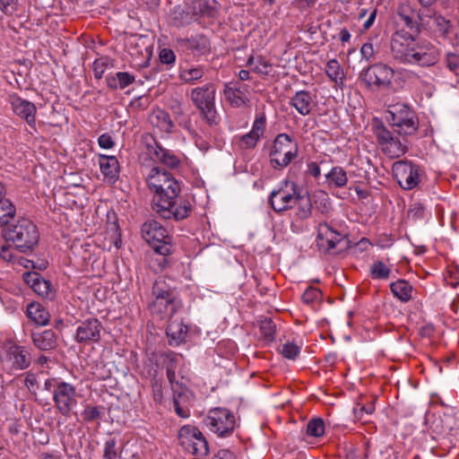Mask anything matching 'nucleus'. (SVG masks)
Instances as JSON below:
<instances>
[{
	"label": "nucleus",
	"instance_id": "33",
	"mask_svg": "<svg viewBox=\"0 0 459 459\" xmlns=\"http://www.w3.org/2000/svg\"><path fill=\"white\" fill-rule=\"evenodd\" d=\"M392 293L403 302H407L412 298V286L405 280H398L390 284Z\"/></svg>",
	"mask_w": 459,
	"mask_h": 459
},
{
	"label": "nucleus",
	"instance_id": "10",
	"mask_svg": "<svg viewBox=\"0 0 459 459\" xmlns=\"http://www.w3.org/2000/svg\"><path fill=\"white\" fill-rule=\"evenodd\" d=\"M179 445L188 453L204 456L209 453V446L206 438L201 430L192 425H185L178 431Z\"/></svg>",
	"mask_w": 459,
	"mask_h": 459
},
{
	"label": "nucleus",
	"instance_id": "48",
	"mask_svg": "<svg viewBox=\"0 0 459 459\" xmlns=\"http://www.w3.org/2000/svg\"><path fill=\"white\" fill-rule=\"evenodd\" d=\"M120 453L117 448V441L115 438L107 440L103 447V458L104 459H117Z\"/></svg>",
	"mask_w": 459,
	"mask_h": 459
},
{
	"label": "nucleus",
	"instance_id": "2",
	"mask_svg": "<svg viewBox=\"0 0 459 459\" xmlns=\"http://www.w3.org/2000/svg\"><path fill=\"white\" fill-rule=\"evenodd\" d=\"M413 33L402 29L393 34L391 53L394 59L407 65H434L439 58L437 49L430 43L417 42Z\"/></svg>",
	"mask_w": 459,
	"mask_h": 459
},
{
	"label": "nucleus",
	"instance_id": "27",
	"mask_svg": "<svg viewBox=\"0 0 459 459\" xmlns=\"http://www.w3.org/2000/svg\"><path fill=\"white\" fill-rule=\"evenodd\" d=\"M25 281L30 283L32 290L39 296L47 299L54 297V290L49 281L42 278L39 273H28Z\"/></svg>",
	"mask_w": 459,
	"mask_h": 459
},
{
	"label": "nucleus",
	"instance_id": "45",
	"mask_svg": "<svg viewBox=\"0 0 459 459\" xmlns=\"http://www.w3.org/2000/svg\"><path fill=\"white\" fill-rule=\"evenodd\" d=\"M276 326L270 318H265L260 322V333L267 341L274 339Z\"/></svg>",
	"mask_w": 459,
	"mask_h": 459
},
{
	"label": "nucleus",
	"instance_id": "32",
	"mask_svg": "<svg viewBox=\"0 0 459 459\" xmlns=\"http://www.w3.org/2000/svg\"><path fill=\"white\" fill-rule=\"evenodd\" d=\"M179 358L178 354H171L169 357V363L167 365V377L170 384L173 394L188 391V389L176 380V367Z\"/></svg>",
	"mask_w": 459,
	"mask_h": 459
},
{
	"label": "nucleus",
	"instance_id": "56",
	"mask_svg": "<svg viewBox=\"0 0 459 459\" xmlns=\"http://www.w3.org/2000/svg\"><path fill=\"white\" fill-rule=\"evenodd\" d=\"M152 391L154 402L160 404L163 401V391L162 384L159 379L152 380Z\"/></svg>",
	"mask_w": 459,
	"mask_h": 459
},
{
	"label": "nucleus",
	"instance_id": "7",
	"mask_svg": "<svg viewBox=\"0 0 459 459\" xmlns=\"http://www.w3.org/2000/svg\"><path fill=\"white\" fill-rule=\"evenodd\" d=\"M386 118L399 135H411L418 130L417 116L406 104L396 103L390 106Z\"/></svg>",
	"mask_w": 459,
	"mask_h": 459
},
{
	"label": "nucleus",
	"instance_id": "5",
	"mask_svg": "<svg viewBox=\"0 0 459 459\" xmlns=\"http://www.w3.org/2000/svg\"><path fill=\"white\" fill-rule=\"evenodd\" d=\"M299 154L298 142L288 134H279L270 150V164L274 169H283Z\"/></svg>",
	"mask_w": 459,
	"mask_h": 459
},
{
	"label": "nucleus",
	"instance_id": "26",
	"mask_svg": "<svg viewBox=\"0 0 459 459\" xmlns=\"http://www.w3.org/2000/svg\"><path fill=\"white\" fill-rule=\"evenodd\" d=\"M290 105L301 116H307L316 105L315 97L308 91H299L290 98Z\"/></svg>",
	"mask_w": 459,
	"mask_h": 459
},
{
	"label": "nucleus",
	"instance_id": "38",
	"mask_svg": "<svg viewBox=\"0 0 459 459\" xmlns=\"http://www.w3.org/2000/svg\"><path fill=\"white\" fill-rule=\"evenodd\" d=\"M247 65L252 66L253 71L263 75H269L272 73L273 65L263 56H258L256 59L250 56L247 59Z\"/></svg>",
	"mask_w": 459,
	"mask_h": 459
},
{
	"label": "nucleus",
	"instance_id": "55",
	"mask_svg": "<svg viewBox=\"0 0 459 459\" xmlns=\"http://www.w3.org/2000/svg\"><path fill=\"white\" fill-rule=\"evenodd\" d=\"M154 117L158 120L160 123L159 126L163 130H169L170 127H172L170 117L167 112L163 110H158L156 113H154Z\"/></svg>",
	"mask_w": 459,
	"mask_h": 459
},
{
	"label": "nucleus",
	"instance_id": "3",
	"mask_svg": "<svg viewBox=\"0 0 459 459\" xmlns=\"http://www.w3.org/2000/svg\"><path fill=\"white\" fill-rule=\"evenodd\" d=\"M152 300L149 308L153 315L163 319L174 316L182 307V303L178 298L174 289L164 281H156L152 290Z\"/></svg>",
	"mask_w": 459,
	"mask_h": 459
},
{
	"label": "nucleus",
	"instance_id": "8",
	"mask_svg": "<svg viewBox=\"0 0 459 459\" xmlns=\"http://www.w3.org/2000/svg\"><path fill=\"white\" fill-rule=\"evenodd\" d=\"M142 235L155 254L170 255L174 251L172 236L156 221H146L142 226Z\"/></svg>",
	"mask_w": 459,
	"mask_h": 459
},
{
	"label": "nucleus",
	"instance_id": "44",
	"mask_svg": "<svg viewBox=\"0 0 459 459\" xmlns=\"http://www.w3.org/2000/svg\"><path fill=\"white\" fill-rule=\"evenodd\" d=\"M104 415V408L102 406H86L82 416L84 421L91 422L100 419Z\"/></svg>",
	"mask_w": 459,
	"mask_h": 459
},
{
	"label": "nucleus",
	"instance_id": "49",
	"mask_svg": "<svg viewBox=\"0 0 459 459\" xmlns=\"http://www.w3.org/2000/svg\"><path fill=\"white\" fill-rule=\"evenodd\" d=\"M316 209L324 215H327L332 211V205L330 198L324 192L320 194V196L315 201Z\"/></svg>",
	"mask_w": 459,
	"mask_h": 459
},
{
	"label": "nucleus",
	"instance_id": "58",
	"mask_svg": "<svg viewBox=\"0 0 459 459\" xmlns=\"http://www.w3.org/2000/svg\"><path fill=\"white\" fill-rule=\"evenodd\" d=\"M360 54L362 58L367 61H371L375 59V48L371 42L364 43L360 48Z\"/></svg>",
	"mask_w": 459,
	"mask_h": 459
},
{
	"label": "nucleus",
	"instance_id": "16",
	"mask_svg": "<svg viewBox=\"0 0 459 459\" xmlns=\"http://www.w3.org/2000/svg\"><path fill=\"white\" fill-rule=\"evenodd\" d=\"M53 401L57 411L68 417L77 404L75 387L66 382L56 383L53 390Z\"/></svg>",
	"mask_w": 459,
	"mask_h": 459
},
{
	"label": "nucleus",
	"instance_id": "12",
	"mask_svg": "<svg viewBox=\"0 0 459 459\" xmlns=\"http://www.w3.org/2000/svg\"><path fill=\"white\" fill-rule=\"evenodd\" d=\"M317 246L324 252L335 255L346 248L347 241L344 234L322 222L317 227Z\"/></svg>",
	"mask_w": 459,
	"mask_h": 459
},
{
	"label": "nucleus",
	"instance_id": "15",
	"mask_svg": "<svg viewBox=\"0 0 459 459\" xmlns=\"http://www.w3.org/2000/svg\"><path fill=\"white\" fill-rule=\"evenodd\" d=\"M146 150V155L154 162H160L170 169H176L180 165V158L174 152L163 148L152 135L143 138Z\"/></svg>",
	"mask_w": 459,
	"mask_h": 459
},
{
	"label": "nucleus",
	"instance_id": "19",
	"mask_svg": "<svg viewBox=\"0 0 459 459\" xmlns=\"http://www.w3.org/2000/svg\"><path fill=\"white\" fill-rule=\"evenodd\" d=\"M421 15L422 18L420 27L440 36H446L448 33L451 27L450 21L428 7L422 9Z\"/></svg>",
	"mask_w": 459,
	"mask_h": 459
},
{
	"label": "nucleus",
	"instance_id": "63",
	"mask_svg": "<svg viewBox=\"0 0 459 459\" xmlns=\"http://www.w3.org/2000/svg\"><path fill=\"white\" fill-rule=\"evenodd\" d=\"M307 172L309 175H311L315 178H319V176L321 174V169H320L319 165L316 162L312 161V162L308 163V165H307Z\"/></svg>",
	"mask_w": 459,
	"mask_h": 459
},
{
	"label": "nucleus",
	"instance_id": "40",
	"mask_svg": "<svg viewBox=\"0 0 459 459\" xmlns=\"http://www.w3.org/2000/svg\"><path fill=\"white\" fill-rule=\"evenodd\" d=\"M226 100L235 107H240L246 102V96L242 91L237 88L226 86L224 89Z\"/></svg>",
	"mask_w": 459,
	"mask_h": 459
},
{
	"label": "nucleus",
	"instance_id": "52",
	"mask_svg": "<svg viewBox=\"0 0 459 459\" xmlns=\"http://www.w3.org/2000/svg\"><path fill=\"white\" fill-rule=\"evenodd\" d=\"M280 351L284 358L289 359H295L299 354L300 349L297 344L288 342L282 344Z\"/></svg>",
	"mask_w": 459,
	"mask_h": 459
},
{
	"label": "nucleus",
	"instance_id": "53",
	"mask_svg": "<svg viewBox=\"0 0 459 459\" xmlns=\"http://www.w3.org/2000/svg\"><path fill=\"white\" fill-rule=\"evenodd\" d=\"M0 256L7 262L14 261L13 248L6 239L0 240Z\"/></svg>",
	"mask_w": 459,
	"mask_h": 459
},
{
	"label": "nucleus",
	"instance_id": "20",
	"mask_svg": "<svg viewBox=\"0 0 459 459\" xmlns=\"http://www.w3.org/2000/svg\"><path fill=\"white\" fill-rule=\"evenodd\" d=\"M8 102L16 116L24 119L30 126H35L37 108L32 102L22 99L16 93L9 95Z\"/></svg>",
	"mask_w": 459,
	"mask_h": 459
},
{
	"label": "nucleus",
	"instance_id": "4",
	"mask_svg": "<svg viewBox=\"0 0 459 459\" xmlns=\"http://www.w3.org/2000/svg\"><path fill=\"white\" fill-rule=\"evenodd\" d=\"M4 238L14 246L16 250L27 253L32 251L38 244L39 233L37 226L30 220L21 218L7 228Z\"/></svg>",
	"mask_w": 459,
	"mask_h": 459
},
{
	"label": "nucleus",
	"instance_id": "6",
	"mask_svg": "<svg viewBox=\"0 0 459 459\" xmlns=\"http://www.w3.org/2000/svg\"><path fill=\"white\" fill-rule=\"evenodd\" d=\"M215 86L207 83L196 87L191 91V100L200 111L202 118L210 126H217L220 123V116L215 108Z\"/></svg>",
	"mask_w": 459,
	"mask_h": 459
},
{
	"label": "nucleus",
	"instance_id": "30",
	"mask_svg": "<svg viewBox=\"0 0 459 459\" xmlns=\"http://www.w3.org/2000/svg\"><path fill=\"white\" fill-rule=\"evenodd\" d=\"M26 316L37 325H47L50 320L49 312L38 302H31L27 306Z\"/></svg>",
	"mask_w": 459,
	"mask_h": 459
},
{
	"label": "nucleus",
	"instance_id": "41",
	"mask_svg": "<svg viewBox=\"0 0 459 459\" xmlns=\"http://www.w3.org/2000/svg\"><path fill=\"white\" fill-rule=\"evenodd\" d=\"M370 276L375 280H386L391 274V269L382 261H376L370 266Z\"/></svg>",
	"mask_w": 459,
	"mask_h": 459
},
{
	"label": "nucleus",
	"instance_id": "42",
	"mask_svg": "<svg viewBox=\"0 0 459 459\" xmlns=\"http://www.w3.org/2000/svg\"><path fill=\"white\" fill-rule=\"evenodd\" d=\"M204 74V69L200 66L182 69L180 72V79L187 83H193L201 79Z\"/></svg>",
	"mask_w": 459,
	"mask_h": 459
},
{
	"label": "nucleus",
	"instance_id": "35",
	"mask_svg": "<svg viewBox=\"0 0 459 459\" xmlns=\"http://www.w3.org/2000/svg\"><path fill=\"white\" fill-rule=\"evenodd\" d=\"M295 206H297L295 214L299 220H306L310 217L312 213V203L307 194L301 195L299 193Z\"/></svg>",
	"mask_w": 459,
	"mask_h": 459
},
{
	"label": "nucleus",
	"instance_id": "50",
	"mask_svg": "<svg viewBox=\"0 0 459 459\" xmlns=\"http://www.w3.org/2000/svg\"><path fill=\"white\" fill-rule=\"evenodd\" d=\"M109 59L106 56H101L97 58L93 63V74L94 77L98 80L103 77L108 66Z\"/></svg>",
	"mask_w": 459,
	"mask_h": 459
},
{
	"label": "nucleus",
	"instance_id": "18",
	"mask_svg": "<svg viewBox=\"0 0 459 459\" xmlns=\"http://www.w3.org/2000/svg\"><path fill=\"white\" fill-rule=\"evenodd\" d=\"M103 331L102 323L98 318H88L78 325L74 340L76 342L85 345L97 343L100 341Z\"/></svg>",
	"mask_w": 459,
	"mask_h": 459
},
{
	"label": "nucleus",
	"instance_id": "46",
	"mask_svg": "<svg viewBox=\"0 0 459 459\" xmlns=\"http://www.w3.org/2000/svg\"><path fill=\"white\" fill-rule=\"evenodd\" d=\"M376 9L377 11V4L374 3L373 0H359L358 8H357V18L359 21H362L368 14H369V11Z\"/></svg>",
	"mask_w": 459,
	"mask_h": 459
},
{
	"label": "nucleus",
	"instance_id": "37",
	"mask_svg": "<svg viewBox=\"0 0 459 459\" xmlns=\"http://www.w3.org/2000/svg\"><path fill=\"white\" fill-rule=\"evenodd\" d=\"M15 213L16 208L9 199L0 200V227L7 225Z\"/></svg>",
	"mask_w": 459,
	"mask_h": 459
},
{
	"label": "nucleus",
	"instance_id": "62",
	"mask_svg": "<svg viewBox=\"0 0 459 459\" xmlns=\"http://www.w3.org/2000/svg\"><path fill=\"white\" fill-rule=\"evenodd\" d=\"M368 11H369V14H368L366 16V18L363 19V20H365L362 24V28L364 30H368L373 26L376 17H377V10L376 9H372V10H368Z\"/></svg>",
	"mask_w": 459,
	"mask_h": 459
},
{
	"label": "nucleus",
	"instance_id": "61",
	"mask_svg": "<svg viewBox=\"0 0 459 459\" xmlns=\"http://www.w3.org/2000/svg\"><path fill=\"white\" fill-rule=\"evenodd\" d=\"M98 143L103 149H110L115 144L112 137L108 134H101L98 139Z\"/></svg>",
	"mask_w": 459,
	"mask_h": 459
},
{
	"label": "nucleus",
	"instance_id": "25",
	"mask_svg": "<svg viewBox=\"0 0 459 459\" xmlns=\"http://www.w3.org/2000/svg\"><path fill=\"white\" fill-rule=\"evenodd\" d=\"M178 44L183 49L190 50L196 55H203L209 51V39L204 35H195L190 38H179L177 39Z\"/></svg>",
	"mask_w": 459,
	"mask_h": 459
},
{
	"label": "nucleus",
	"instance_id": "34",
	"mask_svg": "<svg viewBox=\"0 0 459 459\" xmlns=\"http://www.w3.org/2000/svg\"><path fill=\"white\" fill-rule=\"evenodd\" d=\"M190 394L189 390L173 394L174 410L177 415L181 418H187L190 414L189 409L186 406Z\"/></svg>",
	"mask_w": 459,
	"mask_h": 459
},
{
	"label": "nucleus",
	"instance_id": "11",
	"mask_svg": "<svg viewBox=\"0 0 459 459\" xmlns=\"http://www.w3.org/2000/svg\"><path fill=\"white\" fill-rule=\"evenodd\" d=\"M299 194L296 183L285 180L271 192L269 202L275 212H282L295 206Z\"/></svg>",
	"mask_w": 459,
	"mask_h": 459
},
{
	"label": "nucleus",
	"instance_id": "17",
	"mask_svg": "<svg viewBox=\"0 0 459 459\" xmlns=\"http://www.w3.org/2000/svg\"><path fill=\"white\" fill-rule=\"evenodd\" d=\"M394 70L386 65L378 63L364 69L360 77L368 86L387 87L394 77Z\"/></svg>",
	"mask_w": 459,
	"mask_h": 459
},
{
	"label": "nucleus",
	"instance_id": "47",
	"mask_svg": "<svg viewBox=\"0 0 459 459\" xmlns=\"http://www.w3.org/2000/svg\"><path fill=\"white\" fill-rule=\"evenodd\" d=\"M444 281L451 287L459 286V265H449L444 274Z\"/></svg>",
	"mask_w": 459,
	"mask_h": 459
},
{
	"label": "nucleus",
	"instance_id": "51",
	"mask_svg": "<svg viewBox=\"0 0 459 459\" xmlns=\"http://www.w3.org/2000/svg\"><path fill=\"white\" fill-rule=\"evenodd\" d=\"M321 296L322 293L320 290L315 287H308L302 295V300L306 304L313 305L320 300Z\"/></svg>",
	"mask_w": 459,
	"mask_h": 459
},
{
	"label": "nucleus",
	"instance_id": "60",
	"mask_svg": "<svg viewBox=\"0 0 459 459\" xmlns=\"http://www.w3.org/2000/svg\"><path fill=\"white\" fill-rule=\"evenodd\" d=\"M447 67L455 75H459V56L448 54L446 57Z\"/></svg>",
	"mask_w": 459,
	"mask_h": 459
},
{
	"label": "nucleus",
	"instance_id": "13",
	"mask_svg": "<svg viewBox=\"0 0 459 459\" xmlns=\"http://www.w3.org/2000/svg\"><path fill=\"white\" fill-rule=\"evenodd\" d=\"M373 130L382 152L386 156L394 159L405 153L406 144L394 137L380 121H376L373 124Z\"/></svg>",
	"mask_w": 459,
	"mask_h": 459
},
{
	"label": "nucleus",
	"instance_id": "9",
	"mask_svg": "<svg viewBox=\"0 0 459 459\" xmlns=\"http://www.w3.org/2000/svg\"><path fill=\"white\" fill-rule=\"evenodd\" d=\"M204 423L219 437H227L231 436L236 428V417L230 410L217 407L209 411Z\"/></svg>",
	"mask_w": 459,
	"mask_h": 459
},
{
	"label": "nucleus",
	"instance_id": "54",
	"mask_svg": "<svg viewBox=\"0 0 459 459\" xmlns=\"http://www.w3.org/2000/svg\"><path fill=\"white\" fill-rule=\"evenodd\" d=\"M18 0H0V11L6 15H12L18 10Z\"/></svg>",
	"mask_w": 459,
	"mask_h": 459
},
{
	"label": "nucleus",
	"instance_id": "31",
	"mask_svg": "<svg viewBox=\"0 0 459 459\" xmlns=\"http://www.w3.org/2000/svg\"><path fill=\"white\" fill-rule=\"evenodd\" d=\"M135 80L134 75L127 72H117L106 76V82L110 90H124Z\"/></svg>",
	"mask_w": 459,
	"mask_h": 459
},
{
	"label": "nucleus",
	"instance_id": "24",
	"mask_svg": "<svg viewBox=\"0 0 459 459\" xmlns=\"http://www.w3.org/2000/svg\"><path fill=\"white\" fill-rule=\"evenodd\" d=\"M266 119L264 116L256 117L252 130L239 138V146L242 149H253L263 137L265 130Z\"/></svg>",
	"mask_w": 459,
	"mask_h": 459
},
{
	"label": "nucleus",
	"instance_id": "57",
	"mask_svg": "<svg viewBox=\"0 0 459 459\" xmlns=\"http://www.w3.org/2000/svg\"><path fill=\"white\" fill-rule=\"evenodd\" d=\"M160 257H157L152 261L151 266L154 270L162 271L166 267H168L170 264V260L169 258V255H159Z\"/></svg>",
	"mask_w": 459,
	"mask_h": 459
},
{
	"label": "nucleus",
	"instance_id": "1",
	"mask_svg": "<svg viewBox=\"0 0 459 459\" xmlns=\"http://www.w3.org/2000/svg\"><path fill=\"white\" fill-rule=\"evenodd\" d=\"M147 185L154 193L152 209L165 220H184L190 215L192 206L183 198H178L180 183L173 175L159 167H153L148 177Z\"/></svg>",
	"mask_w": 459,
	"mask_h": 459
},
{
	"label": "nucleus",
	"instance_id": "14",
	"mask_svg": "<svg viewBox=\"0 0 459 459\" xmlns=\"http://www.w3.org/2000/svg\"><path fill=\"white\" fill-rule=\"evenodd\" d=\"M392 170L399 186L405 190L416 187L423 176L420 167L408 160L394 162Z\"/></svg>",
	"mask_w": 459,
	"mask_h": 459
},
{
	"label": "nucleus",
	"instance_id": "29",
	"mask_svg": "<svg viewBox=\"0 0 459 459\" xmlns=\"http://www.w3.org/2000/svg\"><path fill=\"white\" fill-rule=\"evenodd\" d=\"M99 165L101 173L110 182H115L119 175V163L115 156L100 154L99 156Z\"/></svg>",
	"mask_w": 459,
	"mask_h": 459
},
{
	"label": "nucleus",
	"instance_id": "59",
	"mask_svg": "<svg viewBox=\"0 0 459 459\" xmlns=\"http://www.w3.org/2000/svg\"><path fill=\"white\" fill-rule=\"evenodd\" d=\"M160 60L163 64L171 65L176 61V55L171 49L163 48L160 52Z\"/></svg>",
	"mask_w": 459,
	"mask_h": 459
},
{
	"label": "nucleus",
	"instance_id": "28",
	"mask_svg": "<svg viewBox=\"0 0 459 459\" xmlns=\"http://www.w3.org/2000/svg\"><path fill=\"white\" fill-rule=\"evenodd\" d=\"M31 340L34 346L40 351H52L57 347V335L53 330L32 333Z\"/></svg>",
	"mask_w": 459,
	"mask_h": 459
},
{
	"label": "nucleus",
	"instance_id": "39",
	"mask_svg": "<svg viewBox=\"0 0 459 459\" xmlns=\"http://www.w3.org/2000/svg\"><path fill=\"white\" fill-rule=\"evenodd\" d=\"M325 73L331 81L336 83L342 82L344 73L340 63L336 59H331L327 62Z\"/></svg>",
	"mask_w": 459,
	"mask_h": 459
},
{
	"label": "nucleus",
	"instance_id": "43",
	"mask_svg": "<svg viewBox=\"0 0 459 459\" xmlns=\"http://www.w3.org/2000/svg\"><path fill=\"white\" fill-rule=\"evenodd\" d=\"M306 432L310 437H319L325 433V422L320 418L312 419L307 424Z\"/></svg>",
	"mask_w": 459,
	"mask_h": 459
},
{
	"label": "nucleus",
	"instance_id": "22",
	"mask_svg": "<svg viewBox=\"0 0 459 459\" xmlns=\"http://www.w3.org/2000/svg\"><path fill=\"white\" fill-rule=\"evenodd\" d=\"M188 333V326L181 318L169 316L166 329L169 343L171 346H178L186 342Z\"/></svg>",
	"mask_w": 459,
	"mask_h": 459
},
{
	"label": "nucleus",
	"instance_id": "21",
	"mask_svg": "<svg viewBox=\"0 0 459 459\" xmlns=\"http://www.w3.org/2000/svg\"><path fill=\"white\" fill-rule=\"evenodd\" d=\"M31 362L30 351L23 346L11 345L6 351L5 363L11 369L22 370Z\"/></svg>",
	"mask_w": 459,
	"mask_h": 459
},
{
	"label": "nucleus",
	"instance_id": "23",
	"mask_svg": "<svg viewBox=\"0 0 459 459\" xmlns=\"http://www.w3.org/2000/svg\"><path fill=\"white\" fill-rule=\"evenodd\" d=\"M397 14L403 21L405 26L415 34L419 32L422 18V10L416 11L411 4L403 3L397 9Z\"/></svg>",
	"mask_w": 459,
	"mask_h": 459
},
{
	"label": "nucleus",
	"instance_id": "36",
	"mask_svg": "<svg viewBox=\"0 0 459 459\" xmlns=\"http://www.w3.org/2000/svg\"><path fill=\"white\" fill-rule=\"evenodd\" d=\"M326 179L329 186L335 187H343L348 182L346 171L340 166H335L326 175Z\"/></svg>",
	"mask_w": 459,
	"mask_h": 459
},
{
	"label": "nucleus",
	"instance_id": "64",
	"mask_svg": "<svg viewBox=\"0 0 459 459\" xmlns=\"http://www.w3.org/2000/svg\"><path fill=\"white\" fill-rule=\"evenodd\" d=\"M212 459H236L235 455L232 452L227 449H222L218 452L217 455L213 456Z\"/></svg>",
	"mask_w": 459,
	"mask_h": 459
}]
</instances>
